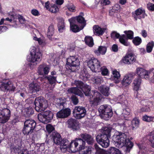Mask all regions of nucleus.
<instances>
[{
    "mask_svg": "<svg viewBox=\"0 0 154 154\" xmlns=\"http://www.w3.org/2000/svg\"><path fill=\"white\" fill-rule=\"evenodd\" d=\"M141 112H149L150 109L149 107L148 106H146L141 108L140 109Z\"/></svg>",
    "mask_w": 154,
    "mask_h": 154,
    "instance_id": "338daca9",
    "label": "nucleus"
},
{
    "mask_svg": "<svg viewBox=\"0 0 154 154\" xmlns=\"http://www.w3.org/2000/svg\"><path fill=\"white\" fill-rule=\"evenodd\" d=\"M54 32V26L52 25L50 26L48 29L47 35L48 38L50 39L51 37L53 35Z\"/></svg>",
    "mask_w": 154,
    "mask_h": 154,
    "instance_id": "a18cd8bd",
    "label": "nucleus"
},
{
    "mask_svg": "<svg viewBox=\"0 0 154 154\" xmlns=\"http://www.w3.org/2000/svg\"><path fill=\"white\" fill-rule=\"evenodd\" d=\"M119 72L116 69L114 70L112 72V75H111V79L114 80L115 83L117 84L120 82L119 79L120 77Z\"/></svg>",
    "mask_w": 154,
    "mask_h": 154,
    "instance_id": "cd10ccee",
    "label": "nucleus"
},
{
    "mask_svg": "<svg viewBox=\"0 0 154 154\" xmlns=\"http://www.w3.org/2000/svg\"><path fill=\"white\" fill-rule=\"evenodd\" d=\"M71 99L73 104L77 105L79 103V99L75 95H72L71 97Z\"/></svg>",
    "mask_w": 154,
    "mask_h": 154,
    "instance_id": "bf43d9fd",
    "label": "nucleus"
},
{
    "mask_svg": "<svg viewBox=\"0 0 154 154\" xmlns=\"http://www.w3.org/2000/svg\"><path fill=\"white\" fill-rule=\"evenodd\" d=\"M100 71H101V74L103 75H107L109 73L108 70L106 67L103 68L101 67Z\"/></svg>",
    "mask_w": 154,
    "mask_h": 154,
    "instance_id": "680f3d73",
    "label": "nucleus"
},
{
    "mask_svg": "<svg viewBox=\"0 0 154 154\" xmlns=\"http://www.w3.org/2000/svg\"><path fill=\"white\" fill-rule=\"evenodd\" d=\"M93 97L94 100H93L91 101V103L94 106H97L98 104V103L101 99V94L98 91H92Z\"/></svg>",
    "mask_w": 154,
    "mask_h": 154,
    "instance_id": "412c9836",
    "label": "nucleus"
},
{
    "mask_svg": "<svg viewBox=\"0 0 154 154\" xmlns=\"http://www.w3.org/2000/svg\"><path fill=\"white\" fill-rule=\"evenodd\" d=\"M93 82L97 84H100L103 82V78L100 77H95L94 78Z\"/></svg>",
    "mask_w": 154,
    "mask_h": 154,
    "instance_id": "052dcab7",
    "label": "nucleus"
},
{
    "mask_svg": "<svg viewBox=\"0 0 154 154\" xmlns=\"http://www.w3.org/2000/svg\"><path fill=\"white\" fill-rule=\"evenodd\" d=\"M74 140V145H75V147H77L79 146V147L77 148L78 151H79L86 147L85 142L82 138H76Z\"/></svg>",
    "mask_w": 154,
    "mask_h": 154,
    "instance_id": "4be33fe9",
    "label": "nucleus"
},
{
    "mask_svg": "<svg viewBox=\"0 0 154 154\" xmlns=\"http://www.w3.org/2000/svg\"><path fill=\"white\" fill-rule=\"evenodd\" d=\"M88 66L92 72H100L101 66L98 60L94 58H91L87 63Z\"/></svg>",
    "mask_w": 154,
    "mask_h": 154,
    "instance_id": "1a4fd4ad",
    "label": "nucleus"
},
{
    "mask_svg": "<svg viewBox=\"0 0 154 154\" xmlns=\"http://www.w3.org/2000/svg\"><path fill=\"white\" fill-rule=\"evenodd\" d=\"M94 148L90 146H86L79 151V154H92Z\"/></svg>",
    "mask_w": 154,
    "mask_h": 154,
    "instance_id": "c9c22d12",
    "label": "nucleus"
},
{
    "mask_svg": "<svg viewBox=\"0 0 154 154\" xmlns=\"http://www.w3.org/2000/svg\"><path fill=\"white\" fill-rule=\"evenodd\" d=\"M25 111L27 116H30L34 113L33 109L32 107L30 106L26 108L25 109Z\"/></svg>",
    "mask_w": 154,
    "mask_h": 154,
    "instance_id": "6e6d98bb",
    "label": "nucleus"
},
{
    "mask_svg": "<svg viewBox=\"0 0 154 154\" xmlns=\"http://www.w3.org/2000/svg\"><path fill=\"white\" fill-rule=\"evenodd\" d=\"M46 129L47 131L49 134H50L51 132L54 130V128L51 125L48 124L46 126Z\"/></svg>",
    "mask_w": 154,
    "mask_h": 154,
    "instance_id": "13d9d810",
    "label": "nucleus"
},
{
    "mask_svg": "<svg viewBox=\"0 0 154 154\" xmlns=\"http://www.w3.org/2000/svg\"><path fill=\"white\" fill-rule=\"evenodd\" d=\"M100 114L106 120H108L112 116L113 112L111 107L108 105H101L98 109Z\"/></svg>",
    "mask_w": 154,
    "mask_h": 154,
    "instance_id": "0eeeda50",
    "label": "nucleus"
},
{
    "mask_svg": "<svg viewBox=\"0 0 154 154\" xmlns=\"http://www.w3.org/2000/svg\"><path fill=\"white\" fill-rule=\"evenodd\" d=\"M74 84L76 86V87L80 88L81 90L86 85L84 84L83 82L79 80H75Z\"/></svg>",
    "mask_w": 154,
    "mask_h": 154,
    "instance_id": "8fccbe9b",
    "label": "nucleus"
},
{
    "mask_svg": "<svg viewBox=\"0 0 154 154\" xmlns=\"http://www.w3.org/2000/svg\"><path fill=\"white\" fill-rule=\"evenodd\" d=\"M124 33L126 35L127 41L132 39L134 38V32L131 30L125 31Z\"/></svg>",
    "mask_w": 154,
    "mask_h": 154,
    "instance_id": "49530a36",
    "label": "nucleus"
},
{
    "mask_svg": "<svg viewBox=\"0 0 154 154\" xmlns=\"http://www.w3.org/2000/svg\"><path fill=\"white\" fill-rule=\"evenodd\" d=\"M91 90L90 87L86 84L82 90L86 96H89L91 98V97H93L92 93L93 91H91Z\"/></svg>",
    "mask_w": 154,
    "mask_h": 154,
    "instance_id": "2f4dec72",
    "label": "nucleus"
},
{
    "mask_svg": "<svg viewBox=\"0 0 154 154\" xmlns=\"http://www.w3.org/2000/svg\"><path fill=\"white\" fill-rule=\"evenodd\" d=\"M108 154H122L118 149L115 147H111L107 151Z\"/></svg>",
    "mask_w": 154,
    "mask_h": 154,
    "instance_id": "a19ab883",
    "label": "nucleus"
},
{
    "mask_svg": "<svg viewBox=\"0 0 154 154\" xmlns=\"http://www.w3.org/2000/svg\"><path fill=\"white\" fill-rule=\"evenodd\" d=\"M154 46V42L151 41L149 42L146 45V49L147 53H150L152 51Z\"/></svg>",
    "mask_w": 154,
    "mask_h": 154,
    "instance_id": "37998d69",
    "label": "nucleus"
},
{
    "mask_svg": "<svg viewBox=\"0 0 154 154\" xmlns=\"http://www.w3.org/2000/svg\"><path fill=\"white\" fill-rule=\"evenodd\" d=\"M20 143V144L18 145H14V144H12L10 146V149L11 153H16L21 148L22 145Z\"/></svg>",
    "mask_w": 154,
    "mask_h": 154,
    "instance_id": "e433bc0d",
    "label": "nucleus"
},
{
    "mask_svg": "<svg viewBox=\"0 0 154 154\" xmlns=\"http://www.w3.org/2000/svg\"><path fill=\"white\" fill-rule=\"evenodd\" d=\"M136 73L138 75V77L140 79L144 78L148 79L149 78V74L150 73L148 71L142 68H137L136 69Z\"/></svg>",
    "mask_w": 154,
    "mask_h": 154,
    "instance_id": "a211bd4d",
    "label": "nucleus"
},
{
    "mask_svg": "<svg viewBox=\"0 0 154 154\" xmlns=\"http://www.w3.org/2000/svg\"><path fill=\"white\" fill-rule=\"evenodd\" d=\"M119 36H120V34L116 31H112L110 34V36L113 39L116 38L119 39Z\"/></svg>",
    "mask_w": 154,
    "mask_h": 154,
    "instance_id": "4d7b16f0",
    "label": "nucleus"
},
{
    "mask_svg": "<svg viewBox=\"0 0 154 154\" xmlns=\"http://www.w3.org/2000/svg\"><path fill=\"white\" fill-rule=\"evenodd\" d=\"M154 119V116H149L146 115H145L142 117L143 120L147 122H153Z\"/></svg>",
    "mask_w": 154,
    "mask_h": 154,
    "instance_id": "603ef678",
    "label": "nucleus"
},
{
    "mask_svg": "<svg viewBox=\"0 0 154 154\" xmlns=\"http://www.w3.org/2000/svg\"><path fill=\"white\" fill-rule=\"evenodd\" d=\"M67 123L68 128L73 131H77L80 128L79 123L76 119L70 118L68 120Z\"/></svg>",
    "mask_w": 154,
    "mask_h": 154,
    "instance_id": "f3484780",
    "label": "nucleus"
},
{
    "mask_svg": "<svg viewBox=\"0 0 154 154\" xmlns=\"http://www.w3.org/2000/svg\"><path fill=\"white\" fill-rule=\"evenodd\" d=\"M126 122H125L120 124V128L124 132H118V134H115L112 137V140L116 146L119 147L125 146L126 147V151L129 152L134 146V143L127 137L128 133L127 132Z\"/></svg>",
    "mask_w": 154,
    "mask_h": 154,
    "instance_id": "f257e3e1",
    "label": "nucleus"
},
{
    "mask_svg": "<svg viewBox=\"0 0 154 154\" xmlns=\"http://www.w3.org/2000/svg\"><path fill=\"white\" fill-rule=\"evenodd\" d=\"M57 6L54 4L49 8L48 10L52 13H55L57 12Z\"/></svg>",
    "mask_w": 154,
    "mask_h": 154,
    "instance_id": "0e129e2a",
    "label": "nucleus"
},
{
    "mask_svg": "<svg viewBox=\"0 0 154 154\" xmlns=\"http://www.w3.org/2000/svg\"><path fill=\"white\" fill-rule=\"evenodd\" d=\"M69 141L66 138L62 139L60 135L58 133V145H60V150L64 153L67 150V147Z\"/></svg>",
    "mask_w": 154,
    "mask_h": 154,
    "instance_id": "2eb2a0df",
    "label": "nucleus"
},
{
    "mask_svg": "<svg viewBox=\"0 0 154 154\" xmlns=\"http://www.w3.org/2000/svg\"><path fill=\"white\" fill-rule=\"evenodd\" d=\"M69 21L70 23V30L73 32L76 33L79 32L84 27L83 26H81L80 28L78 25L75 24L74 19H70L69 20Z\"/></svg>",
    "mask_w": 154,
    "mask_h": 154,
    "instance_id": "aec40b11",
    "label": "nucleus"
},
{
    "mask_svg": "<svg viewBox=\"0 0 154 154\" xmlns=\"http://www.w3.org/2000/svg\"><path fill=\"white\" fill-rule=\"evenodd\" d=\"M86 113L85 107L80 106H75L72 111L73 116L77 119H80L84 117Z\"/></svg>",
    "mask_w": 154,
    "mask_h": 154,
    "instance_id": "9d476101",
    "label": "nucleus"
},
{
    "mask_svg": "<svg viewBox=\"0 0 154 154\" xmlns=\"http://www.w3.org/2000/svg\"><path fill=\"white\" fill-rule=\"evenodd\" d=\"M134 73H130L126 74L121 82L122 85L126 87L130 84L132 79L134 78Z\"/></svg>",
    "mask_w": 154,
    "mask_h": 154,
    "instance_id": "6ab92c4d",
    "label": "nucleus"
},
{
    "mask_svg": "<svg viewBox=\"0 0 154 154\" xmlns=\"http://www.w3.org/2000/svg\"><path fill=\"white\" fill-rule=\"evenodd\" d=\"M68 10L71 12H75L76 11L75 7L73 5H68L67 6Z\"/></svg>",
    "mask_w": 154,
    "mask_h": 154,
    "instance_id": "69168bd1",
    "label": "nucleus"
},
{
    "mask_svg": "<svg viewBox=\"0 0 154 154\" xmlns=\"http://www.w3.org/2000/svg\"><path fill=\"white\" fill-rule=\"evenodd\" d=\"M95 148L96 149L95 154H108L107 151L99 148L97 144L95 145Z\"/></svg>",
    "mask_w": 154,
    "mask_h": 154,
    "instance_id": "79ce46f5",
    "label": "nucleus"
},
{
    "mask_svg": "<svg viewBox=\"0 0 154 154\" xmlns=\"http://www.w3.org/2000/svg\"><path fill=\"white\" fill-rule=\"evenodd\" d=\"M100 90L102 94L105 96H108L109 94V88L105 85H101L100 88Z\"/></svg>",
    "mask_w": 154,
    "mask_h": 154,
    "instance_id": "f704fd0d",
    "label": "nucleus"
},
{
    "mask_svg": "<svg viewBox=\"0 0 154 154\" xmlns=\"http://www.w3.org/2000/svg\"><path fill=\"white\" fill-rule=\"evenodd\" d=\"M51 137L54 143L57 144H58V133L57 132H53L51 135Z\"/></svg>",
    "mask_w": 154,
    "mask_h": 154,
    "instance_id": "864d4df0",
    "label": "nucleus"
},
{
    "mask_svg": "<svg viewBox=\"0 0 154 154\" xmlns=\"http://www.w3.org/2000/svg\"><path fill=\"white\" fill-rule=\"evenodd\" d=\"M44 112V116H45L48 123L50 122L51 121L53 117V114L52 112L49 110L46 111Z\"/></svg>",
    "mask_w": 154,
    "mask_h": 154,
    "instance_id": "ea45409f",
    "label": "nucleus"
},
{
    "mask_svg": "<svg viewBox=\"0 0 154 154\" xmlns=\"http://www.w3.org/2000/svg\"><path fill=\"white\" fill-rule=\"evenodd\" d=\"M134 13L137 15L139 16L142 14L141 16H140L138 18L141 19V18H144L147 16V15L145 13L144 9H143L142 8H140L135 11Z\"/></svg>",
    "mask_w": 154,
    "mask_h": 154,
    "instance_id": "a878e982",
    "label": "nucleus"
},
{
    "mask_svg": "<svg viewBox=\"0 0 154 154\" xmlns=\"http://www.w3.org/2000/svg\"><path fill=\"white\" fill-rule=\"evenodd\" d=\"M132 42L136 46L140 45L142 42V41L141 38L139 36H136L133 38Z\"/></svg>",
    "mask_w": 154,
    "mask_h": 154,
    "instance_id": "09e8293b",
    "label": "nucleus"
},
{
    "mask_svg": "<svg viewBox=\"0 0 154 154\" xmlns=\"http://www.w3.org/2000/svg\"><path fill=\"white\" fill-rule=\"evenodd\" d=\"M107 51V48L105 46H99L98 49L95 50L94 52L97 56L104 55Z\"/></svg>",
    "mask_w": 154,
    "mask_h": 154,
    "instance_id": "c85d7f7f",
    "label": "nucleus"
},
{
    "mask_svg": "<svg viewBox=\"0 0 154 154\" xmlns=\"http://www.w3.org/2000/svg\"><path fill=\"white\" fill-rule=\"evenodd\" d=\"M11 116L10 107L6 104H0V123H5L9 119Z\"/></svg>",
    "mask_w": 154,
    "mask_h": 154,
    "instance_id": "7ed1b4c3",
    "label": "nucleus"
},
{
    "mask_svg": "<svg viewBox=\"0 0 154 154\" xmlns=\"http://www.w3.org/2000/svg\"><path fill=\"white\" fill-rule=\"evenodd\" d=\"M71 19H74V22L75 23L76 21L79 23L84 24L85 25L86 24V21L83 17L76 16L75 17H72Z\"/></svg>",
    "mask_w": 154,
    "mask_h": 154,
    "instance_id": "4c0bfd02",
    "label": "nucleus"
},
{
    "mask_svg": "<svg viewBox=\"0 0 154 154\" xmlns=\"http://www.w3.org/2000/svg\"><path fill=\"white\" fill-rule=\"evenodd\" d=\"M119 41L120 43L125 46H128L130 45V42L127 41L126 34L120 35L119 38Z\"/></svg>",
    "mask_w": 154,
    "mask_h": 154,
    "instance_id": "c756f323",
    "label": "nucleus"
},
{
    "mask_svg": "<svg viewBox=\"0 0 154 154\" xmlns=\"http://www.w3.org/2000/svg\"><path fill=\"white\" fill-rule=\"evenodd\" d=\"M111 128L109 127H105L102 129L101 133L96 136V140L97 143L104 148H107L109 144V138L111 137Z\"/></svg>",
    "mask_w": 154,
    "mask_h": 154,
    "instance_id": "f03ea898",
    "label": "nucleus"
},
{
    "mask_svg": "<svg viewBox=\"0 0 154 154\" xmlns=\"http://www.w3.org/2000/svg\"><path fill=\"white\" fill-rule=\"evenodd\" d=\"M16 88L12 82L9 79H4L0 82V90L5 92H13Z\"/></svg>",
    "mask_w": 154,
    "mask_h": 154,
    "instance_id": "423d86ee",
    "label": "nucleus"
},
{
    "mask_svg": "<svg viewBox=\"0 0 154 154\" xmlns=\"http://www.w3.org/2000/svg\"><path fill=\"white\" fill-rule=\"evenodd\" d=\"M34 103L35 109L38 112L44 111L48 106L47 100L41 97L36 98L35 100Z\"/></svg>",
    "mask_w": 154,
    "mask_h": 154,
    "instance_id": "39448f33",
    "label": "nucleus"
},
{
    "mask_svg": "<svg viewBox=\"0 0 154 154\" xmlns=\"http://www.w3.org/2000/svg\"><path fill=\"white\" fill-rule=\"evenodd\" d=\"M74 140H72L71 142H69V145L67 147V150L68 152L70 153H74L78 151V149L77 147H75V145H74Z\"/></svg>",
    "mask_w": 154,
    "mask_h": 154,
    "instance_id": "7c9ffc66",
    "label": "nucleus"
},
{
    "mask_svg": "<svg viewBox=\"0 0 154 154\" xmlns=\"http://www.w3.org/2000/svg\"><path fill=\"white\" fill-rule=\"evenodd\" d=\"M29 88L31 93H35L40 90V87L38 83L32 82L29 85Z\"/></svg>",
    "mask_w": 154,
    "mask_h": 154,
    "instance_id": "b1692460",
    "label": "nucleus"
},
{
    "mask_svg": "<svg viewBox=\"0 0 154 154\" xmlns=\"http://www.w3.org/2000/svg\"><path fill=\"white\" fill-rule=\"evenodd\" d=\"M66 104V103L64 102L58 103V106L60 109H62L60 111H58V118H66L70 115V109L68 108H64Z\"/></svg>",
    "mask_w": 154,
    "mask_h": 154,
    "instance_id": "f8f14e48",
    "label": "nucleus"
},
{
    "mask_svg": "<svg viewBox=\"0 0 154 154\" xmlns=\"http://www.w3.org/2000/svg\"><path fill=\"white\" fill-rule=\"evenodd\" d=\"M66 68L72 71V67L78 66L79 64V62L77 57L75 56H70L66 59Z\"/></svg>",
    "mask_w": 154,
    "mask_h": 154,
    "instance_id": "ddd939ff",
    "label": "nucleus"
},
{
    "mask_svg": "<svg viewBox=\"0 0 154 154\" xmlns=\"http://www.w3.org/2000/svg\"><path fill=\"white\" fill-rule=\"evenodd\" d=\"M80 136L84 141H86L88 144L92 145L94 142L93 137L91 135L86 133L81 134Z\"/></svg>",
    "mask_w": 154,
    "mask_h": 154,
    "instance_id": "5701e85b",
    "label": "nucleus"
},
{
    "mask_svg": "<svg viewBox=\"0 0 154 154\" xmlns=\"http://www.w3.org/2000/svg\"><path fill=\"white\" fill-rule=\"evenodd\" d=\"M50 69V66L46 63L40 64L38 68L37 72L40 75H47Z\"/></svg>",
    "mask_w": 154,
    "mask_h": 154,
    "instance_id": "dca6fc26",
    "label": "nucleus"
},
{
    "mask_svg": "<svg viewBox=\"0 0 154 154\" xmlns=\"http://www.w3.org/2000/svg\"><path fill=\"white\" fill-rule=\"evenodd\" d=\"M64 20L62 18L60 17L58 18V31L62 32L65 31Z\"/></svg>",
    "mask_w": 154,
    "mask_h": 154,
    "instance_id": "72a5a7b5",
    "label": "nucleus"
},
{
    "mask_svg": "<svg viewBox=\"0 0 154 154\" xmlns=\"http://www.w3.org/2000/svg\"><path fill=\"white\" fill-rule=\"evenodd\" d=\"M67 91L69 93H73L81 97H82L83 95L82 91L77 87L71 88L68 90Z\"/></svg>",
    "mask_w": 154,
    "mask_h": 154,
    "instance_id": "473e14b6",
    "label": "nucleus"
},
{
    "mask_svg": "<svg viewBox=\"0 0 154 154\" xmlns=\"http://www.w3.org/2000/svg\"><path fill=\"white\" fill-rule=\"evenodd\" d=\"M146 137L149 141L151 143L152 146V144L154 143V142L153 141L154 140V131L151 132Z\"/></svg>",
    "mask_w": 154,
    "mask_h": 154,
    "instance_id": "3c124183",
    "label": "nucleus"
},
{
    "mask_svg": "<svg viewBox=\"0 0 154 154\" xmlns=\"http://www.w3.org/2000/svg\"><path fill=\"white\" fill-rule=\"evenodd\" d=\"M35 50V48H34L31 51L30 54L31 57L29 60V65L31 67L36 65L41 60V53L40 52H36Z\"/></svg>",
    "mask_w": 154,
    "mask_h": 154,
    "instance_id": "6e6552de",
    "label": "nucleus"
},
{
    "mask_svg": "<svg viewBox=\"0 0 154 154\" xmlns=\"http://www.w3.org/2000/svg\"><path fill=\"white\" fill-rule=\"evenodd\" d=\"M57 77L49 75L47 77L49 82L51 84H53L55 83L56 81Z\"/></svg>",
    "mask_w": 154,
    "mask_h": 154,
    "instance_id": "5fc2aeb1",
    "label": "nucleus"
},
{
    "mask_svg": "<svg viewBox=\"0 0 154 154\" xmlns=\"http://www.w3.org/2000/svg\"><path fill=\"white\" fill-rule=\"evenodd\" d=\"M137 57L135 54L131 52L126 54L123 57L120 62L128 65L134 63L136 60Z\"/></svg>",
    "mask_w": 154,
    "mask_h": 154,
    "instance_id": "4468645a",
    "label": "nucleus"
},
{
    "mask_svg": "<svg viewBox=\"0 0 154 154\" xmlns=\"http://www.w3.org/2000/svg\"><path fill=\"white\" fill-rule=\"evenodd\" d=\"M85 44L89 47H92L94 45L93 39L91 36H86L84 39Z\"/></svg>",
    "mask_w": 154,
    "mask_h": 154,
    "instance_id": "58836bf2",
    "label": "nucleus"
},
{
    "mask_svg": "<svg viewBox=\"0 0 154 154\" xmlns=\"http://www.w3.org/2000/svg\"><path fill=\"white\" fill-rule=\"evenodd\" d=\"M141 79L140 77H138L135 79L133 81L134 90V91L137 92L140 87L141 83Z\"/></svg>",
    "mask_w": 154,
    "mask_h": 154,
    "instance_id": "bb28decb",
    "label": "nucleus"
},
{
    "mask_svg": "<svg viewBox=\"0 0 154 154\" xmlns=\"http://www.w3.org/2000/svg\"><path fill=\"white\" fill-rule=\"evenodd\" d=\"M18 17L19 22L21 23H25V20L23 16L20 15H18Z\"/></svg>",
    "mask_w": 154,
    "mask_h": 154,
    "instance_id": "774afa93",
    "label": "nucleus"
},
{
    "mask_svg": "<svg viewBox=\"0 0 154 154\" xmlns=\"http://www.w3.org/2000/svg\"><path fill=\"white\" fill-rule=\"evenodd\" d=\"M94 32L96 35L98 36L102 35L105 32L106 30L105 28H101L98 25H94L93 26Z\"/></svg>",
    "mask_w": 154,
    "mask_h": 154,
    "instance_id": "393cba45",
    "label": "nucleus"
},
{
    "mask_svg": "<svg viewBox=\"0 0 154 154\" xmlns=\"http://www.w3.org/2000/svg\"><path fill=\"white\" fill-rule=\"evenodd\" d=\"M38 119L39 121L41 122L44 124H47V121L46 119L45 116H44V112L43 114L41 113H39L38 115Z\"/></svg>",
    "mask_w": 154,
    "mask_h": 154,
    "instance_id": "de8ad7c7",
    "label": "nucleus"
},
{
    "mask_svg": "<svg viewBox=\"0 0 154 154\" xmlns=\"http://www.w3.org/2000/svg\"><path fill=\"white\" fill-rule=\"evenodd\" d=\"M86 113L85 107L80 106H75L72 111L73 116L77 119H80L84 117Z\"/></svg>",
    "mask_w": 154,
    "mask_h": 154,
    "instance_id": "9b49d317",
    "label": "nucleus"
},
{
    "mask_svg": "<svg viewBox=\"0 0 154 154\" xmlns=\"http://www.w3.org/2000/svg\"><path fill=\"white\" fill-rule=\"evenodd\" d=\"M36 126V122L32 119H28L24 122L22 129L23 134L25 135L31 134L33 132Z\"/></svg>",
    "mask_w": 154,
    "mask_h": 154,
    "instance_id": "20e7f679",
    "label": "nucleus"
},
{
    "mask_svg": "<svg viewBox=\"0 0 154 154\" xmlns=\"http://www.w3.org/2000/svg\"><path fill=\"white\" fill-rule=\"evenodd\" d=\"M146 6L149 11H154V4L149 2L147 4Z\"/></svg>",
    "mask_w": 154,
    "mask_h": 154,
    "instance_id": "e2e57ef3",
    "label": "nucleus"
},
{
    "mask_svg": "<svg viewBox=\"0 0 154 154\" xmlns=\"http://www.w3.org/2000/svg\"><path fill=\"white\" fill-rule=\"evenodd\" d=\"M132 129L136 128L139 126L140 120L137 118H134L131 121Z\"/></svg>",
    "mask_w": 154,
    "mask_h": 154,
    "instance_id": "c03bdc74",
    "label": "nucleus"
}]
</instances>
